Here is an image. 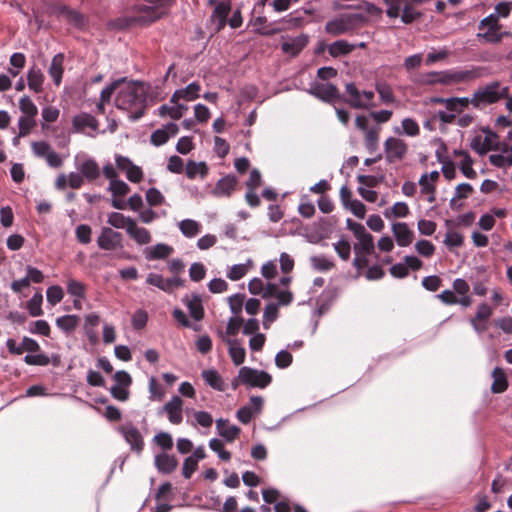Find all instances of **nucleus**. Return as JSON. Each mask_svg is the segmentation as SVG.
Returning a JSON list of instances; mask_svg holds the SVG:
<instances>
[{"mask_svg":"<svg viewBox=\"0 0 512 512\" xmlns=\"http://www.w3.org/2000/svg\"><path fill=\"white\" fill-rule=\"evenodd\" d=\"M481 67H474L471 70H456L452 71V78L454 82H464L469 79L478 78L481 75Z\"/></svg>","mask_w":512,"mask_h":512,"instance_id":"nucleus-39","label":"nucleus"},{"mask_svg":"<svg viewBox=\"0 0 512 512\" xmlns=\"http://www.w3.org/2000/svg\"><path fill=\"white\" fill-rule=\"evenodd\" d=\"M216 429L218 434L227 442H233L240 434L241 429L236 425H229L227 419L219 418L216 420Z\"/></svg>","mask_w":512,"mask_h":512,"instance_id":"nucleus-18","label":"nucleus"},{"mask_svg":"<svg viewBox=\"0 0 512 512\" xmlns=\"http://www.w3.org/2000/svg\"><path fill=\"white\" fill-rule=\"evenodd\" d=\"M310 263L312 268L319 272H327L334 267V263L325 255L311 256Z\"/></svg>","mask_w":512,"mask_h":512,"instance_id":"nucleus-37","label":"nucleus"},{"mask_svg":"<svg viewBox=\"0 0 512 512\" xmlns=\"http://www.w3.org/2000/svg\"><path fill=\"white\" fill-rule=\"evenodd\" d=\"M383 1L387 7V17L390 19L400 17L403 24H412L423 16L422 12L415 8L417 5L409 1H403L397 4L391 3L390 0Z\"/></svg>","mask_w":512,"mask_h":512,"instance_id":"nucleus-3","label":"nucleus"},{"mask_svg":"<svg viewBox=\"0 0 512 512\" xmlns=\"http://www.w3.org/2000/svg\"><path fill=\"white\" fill-rule=\"evenodd\" d=\"M492 376L494 377V381L491 385L492 392L503 393L508 387L506 374L502 369L495 367Z\"/></svg>","mask_w":512,"mask_h":512,"instance_id":"nucleus-32","label":"nucleus"},{"mask_svg":"<svg viewBox=\"0 0 512 512\" xmlns=\"http://www.w3.org/2000/svg\"><path fill=\"white\" fill-rule=\"evenodd\" d=\"M78 169L88 181H94L100 176V167L93 158L85 159Z\"/></svg>","mask_w":512,"mask_h":512,"instance_id":"nucleus-28","label":"nucleus"},{"mask_svg":"<svg viewBox=\"0 0 512 512\" xmlns=\"http://www.w3.org/2000/svg\"><path fill=\"white\" fill-rule=\"evenodd\" d=\"M122 239L123 236L120 232L110 227H102L97 238V245L102 250H115L117 248H123Z\"/></svg>","mask_w":512,"mask_h":512,"instance_id":"nucleus-7","label":"nucleus"},{"mask_svg":"<svg viewBox=\"0 0 512 512\" xmlns=\"http://www.w3.org/2000/svg\"><path fill=\"white\" fill-rule=\"evenodd\" d=\"M409 213V207L405 202H396L390 210L384 211V216L388 219L392 217L404 218Z\"/></svg>","mask_w":512,"mask_h":512,"instance_id":"nucleus-44","label":"nucleus"},{"mask_svg":"<svg viewBox=\"0 0 512 512\" xmlns=\"http://www.w3.org/2000/svg\"><path fill=\"white\" fill-rule=\"evenodd\" d=\"M63 64L64 55L62 53H58L52 58L50 67L48 69L50 77L57 86L60 85L62 81V76L64 72Z\"/></svg>","mask_w":512,"mask_h":512,"instance_id":"nucleus-26","label":"nucleus"},{"mask_svg":"<svg viewBox=\"0 0 512 512\" xmlns=\"http://www.w3.org/2000/svg\"><path fill=\"white\" fill-rule=\"evenodd\" d=\"M392 232L398 246H409L414 239V233L405 222H396L392 225Z\"/></svg>","mask_w":512,"mask_h":512,"instance_id":"nucleus-12","label":"nucleus"},{"mask_svg":"<svg viewBox=\"0 0 512 512\" xmlns=\"http://www.w3.org/2000/svg\"><path fill=\"white\" fill-rule=\"evenodd\" d=\"M182 301L186 303L190 316L194 320L200 321L204 318V308L202 305L201 296L199 294L193 293L191 295V299H188V297L186 296L183 298Z\"/></svg>","mask_w":512,"mask_h":512,"instance_id":"nucleus-20","label":"nucleus"},{"mask_svg":"<svg viewBox=\"0 0 512 512\" xmlns=\"http://www.w3.org/2000/svg\"><path fill=\"white\" fill-rule=\"evenodd\" d=\"M230 10H231V6H230V3L229 2H219L213 12H212V15H211V19H225L227 20L228 18V15L230 13Z\"/></svg>","mask_w":512,"mask_h":512,"instance_id":"nucleus-62","label":"nucleus"},{"mask_svg":"<svg viewBox=\"0 0 512 512\" xmlns=\"http://www.w3.org/2000/svg\"><path fill=\"white\" fill-rule=\"evenodd\" d=\"M34 125H35L34 118L21 116L18 119L19 132H18L17 137L14 138V143H16L17 138L25 137L26 135H28L30 133L31 129L34 127Z\"/></svg>","mask_w":512,"mask_h":512,"instance_id":"nucleus-47","label":"nucleus"},{"mask_svg":"<svg viewBox=\"0 0 512 512\" xmlns=\"http://www.w3.org/2000/svg\"><path fill=\"white\" fill-rule=\"evenodd\" d=\"M133 221V218L125 216L120 212H111L107 216V223L116 229H126V227H128Z\"/></svg>","mask_w":512,"mask_h":512,"instance_id":"nucleus-33","label":"nucleus"},{"mask_svg":"<svg viewBox=\"0 0 512 512\" xmlns=\"http://www.w3.org/2000/svg\"><path fill=\"white\" fill-rule=\"evenodd\" d=\"M146 282L153 285L164 292L170 293V284L168 279L163 278L162 275L156 273L148 274Z\"/></svg>","mask_w":512,"mask_h":512,"instance_id":"nucleus-46","label":"nucleus"},{"mask_svg":"<svg viewBox=\"0 0 512 512\" xmlns=\"http://www.w3.org/2000/svg\"><path fill=\"white\" fill-rule=\"evenodd\" d=\"M172 246L166 243H158L152 247H147L144 250L145 258L149 261L162 260L167 258L173 253Z\"/></svg>","mask_w":512,"mask_h":512,"instance_id":"nucleus-17","label":"nucleus"},{"mask_svg":"<svg viewBox=\"0 0 512 512\" xmlns=\"http://www.w3.org/2000/svg\"><path fill=\"white\" fill-rule=\"evenodd\" d=\"M482 132L485 134L483 142L488 150H497L498 149V135L496 132L492 131L489 127L482 128Z\"/></svg>","mask_w":512,"mask_h":512,"instance_id":"nucleus-57","label":"nucleus"},{"mask_svg":"<svg viewBox=\"0 0 512 512\" xmlns=\"http://www.w3.org/2000/svg\"><path fill=\"white\" fill-rule=\"evenodd\" d=\"M278 304L276 303H269L265 306L264 312H263V327L265 329H268L273 323L277 317H278Z\"/></svg>","mask_w":512,"mask_h":512,"instance_id":"nucleus-42","label":"nucleus"},{"mask_svg":"<svg viewBox=\"0 0 512 512\" xmlns=\"http://www.w3.org/2000/svg\"><path fill=\"white\" fill-rule=\"evenodd\" d=\"M126 233L140 246L146 245L152 240L149 230L144 227H139L135 220L126 227Z\"/></svg>","mask_w":512,"mask_h":512,"instance_id":"nucleus-14","label":"nucleus"},{"mask_svg":"<svg viewBox=\"0 0 512 512\" xmlns=\"http://www.w3.org/2000/svg\"><path fill=\"white\" fill-rule=\"evenodd\" d=\"M237 178L234 175H227L216 183L213 194L217 197H229L235 189Z\"/></svg>","mask_w":512,"mask_h":512,"instance_id":"nucleus-16","label":"nucleus"},{"mask_svg":"<svg viewBox=\"0 0 512 512\" xmlns=\"http://www.w3.org/2000/svg\"><path fill=\"white\" fill-rule=\"evenodd\" d=\"M146 201L150 206H157L164 202V196L157 188H149L145 195Z\"/></svg>","mask_w":512,"mask_h":512,"instance_id":"nucleus-64","label":"nucleus"},{"mask_svg":"<svg viewBox=\"0 0 512 512\" xmlns=\"http://www.w3.org/2000/svg\"><path fill=\"white\" fill-rule=\"evenodd\" d=\"M119 430L130 445L131 450L140 454L144 447V441L139 429L133 424L127 423L122 425Z\"/></svg>","mask_w":512,"mask_h":512,"instance_id":"nucleus-9","label":"nucleus"},{"mask_svg":"<svg viewBox=\"0 0 512 512\" xmlns=\"http://www.w3.org/2000/svg\"><path fill=\"white\" fill-rule=\"evenodd\" d=\"M43 296L35 293L27 302V310L32 317H38L43 314L42 310Z\"/></svg>","mask_w":512,"mask_h":512,"instance_id":"nucleus-40","label":"nucleus"},{"mask_svg":"<svg viewBox=\"0 0 512 512\" xmlns=\"http://www.w3.org/2000/svg\"><path fill=\"white\" fill-rule=\"evenodd\" d=\"M92 229L87 224H80L76 227L75 236L79 243L88 244L91 241Z\"/></svg>","mask_w":512,"mask_h":512,"instance_id":"nucleus-55","label":"nucleus"},{"mask_svg":"<svg viewBox=\"0 0 512 512\" xmlns=\"http://www.w3.org/2000/svg\"><path fill=\"white\" fill-rule=\"evenodd\" d=\"M182 406L183 400L179 396L175 395L159 409L158 414L161 415L162 413H166L170 423L177 425L183 420Z\"/></svg>","mask_w":512,"mask_h":512,"instance_id":"nucleus-10","label":"nucleus"},{"mask_svg":"<svg viewBox=\"0 0 512 512\" xmlns=\"http://www.w3.org/2000/svg\"><path fill=\"white\" fill-rule=\"evenodd\" d=\"M355 237L359 241L358 244H354V251L356 254L364 253L370 254L374 250V243L372 235L367 232L365 227Z\"/></svg>","mask_w":512,"mask_h":512,"instance_id":"nucleus-24","label":"nucleus"},{"mask_svg":"<svg viewBox=\"0 0 512 512\" xmlns=\"http://www.w3.org/2000/svg\"><path fill=\"white\" fill-rule=\"evenodd\" d=\"M385 158L388 163L401 161L407 154V144L399 138L389 137L384 142Z\"/></svg>","mask_w":512,"mask_h":512,"instance_id":"nucleus-6","label":"nucleus"},{"mask_svg":"<svg viewBox=\"0 0 512 512\" xmlns=\"http://www.w3.org/2000/svg\"><path fill=\"white\" fill-rule=\"evenodd\" d=\"M239 378L247 388L264 389L272 382V376L264 370H258L247 366L239 369Z\"/></svg>","mask_w":512,"mask_h":512,"instance_id":"nucleus-4","label":"nucleus"},{"mask_svg":"<svg viewBox=\"0 0 512 512\" xmlns=\"http://www.w3.org/2000/svg\"><path fill=\"white\" fill-rule=\"evenodd\" d=\"M355 48V44H350L347 40L341 39L328 45L327 50L332 57L337 58L340 56L348 55Z\"/></svg>","mask_w":512,"mask_h":512,"instance_id":"nucleus-27","label":"nucleus"},{"mask_svg":"<svg viewBox=\"0 0 512 512\" xmlns=\"http://www.w3.org/2000/svg\"><path fill=\"white\" fill-rule=\"evenodd\" d=\"M147 321H148L147 312L143 309H138L134 312V314L132 316L131 324L134 329L140 330L146 326Z\"/></svg>","mask_w":512,"mask_h":512,"instance_id":"nucleus-56","label":"nucleus"},{"mask_svg":"<svg viewBox=\"0 0 512 512\" xmlns=\"http://www.w3.org/2000/svg\"><path fill=\"white\" fill-rule=\"evenodd\" d=\"M148 389H149V394H150L149 399L152 401L162 400V398L165 395V391L163 390V388L160 385L157 384V381H156L155 377H153V376L149 380Z\"/></svg>","mask_w":512,"mask_h":512,"instance_id":"nucleus-61","label":"nucleus"},{"mask_svg":"<svg viewBox=\"0 0 512 512\" xmlns=\"http://www.w3.org/2000/svg\"><path fill=\"white\" fill-rule=\"evenodd\" d=\"M206 275V268L200 262H194L189 268V278L193 282H199L204 279Z\"/></svg>","mask_w":512,"mask_h":512,"instance_id":"nucleus-54","label":"nucleus"},{"mask_svg":"<svg viewBox=\"0 0 512 512\" xmlns=\"http://www.w3.org/2000/svg\"><path fill=\"white\" fill-rule=\"evenodd\" d=\"M185 110H187V106L183 104H178L176 106H168L164 104L158 108V113L161 117L169 116L174 120H178L182 117Z\"/></svg>","mask_w":512,"mask_h":512,"instance_id":"nucleus-36","label":"nucleus"},{"mask_svg":"<svg viewBox=\"0 0 512 512\" xmlns=\"http://www.w3.org/2000/svg\"><path fill=\"white\" fill-rule=\"evenodd\" d=\"M126 82V86L121 88L116 96L115 105L118 109L129 112V120L136 122L145 113L147 97L143 90L142 82L135 80Z\"/></svg>","mask_w":512,"mask_h":512,"instance_id":"nucleus-1","label":"nucleus"},{"mask_svg":"<svg viewBox=\"0 0 512 512\" xmlns=\"http://www.w3.org/2000/svg\"><path fill=\"white\" fill-rule=\"evenodd\" d=\"M365 16L360 13L342 14L325 24L326 33L339 36L353 32L365 22Z\"/></svg>","mask_w":512,"mask_h":512,"instance_id":"nucleus-2","label":"nucleus"},{"mask_svg":"<svg viewBox=\"0 0 512 512\" xmlns=\"http://www.w3.org/2000/svg\"><path fill=\"white\" fill-rule=\"evenodd\" d=\"M200 85L197 82H191L185 88L176 90L171 99V103H176L178 99L193 101L199 97Z\"/></svg>","mask_w":512,"mask_h":512,"instance_id":"nucleus-21","label":"nucleus"},{"mask_svg":"<svg viewBox=\"0 0 512 512\" xmlns=\"http://www.w3.org/2000/svg\"><path fill=\"white\" fill-rule=\"evenodd\" d=\"M67 293L74 298H85L86 286L78 280L69 279L67 281Z\"/></svg>","mask_w":512,"mask_h":512,"instance_id":"nucleus-41","label":"nucleus"},{"mask_svg":"<svg viewBox=\"0 0 512 512\" xmlns=\"http://www.w3.org/2000/svg\"><path fill=\"white\" fill-rule=\"evenodd\" d=\"M108 190L112 193V196H125L129 192L130 188L124 181L112 179L109 183Z\"/></svg>","mask_w":512,"mask_h":512,"instance_id":"nucleus-53","label":"nucleus"},{"mask_svg":"<svg viewBox=\"0 0 512 512\" xmlns=\"http://www.w3.org/2000/svg\"><path fill=\"white\" fill-rule=\"evenodd\" d=\"M224 341L229 346L228 351H229V355H230V357L232 359V362L236 366L241 365L244 362V360H245V356H246L245 349L235 339L227 338V339H224Z\"/></svg>","mask_w":512,"mask_h":512,"instance_id":"nucleus-29","label":"nucleus"},{"mask_svg":"<svg viewBox=\"0 0 512 512\" xmlns=\"http://www.w3.org/2000/svg\"><path fill=\"white\" fill-rule=\"evenodd\" d=\"M499 29L500 28L487 29V31H485L483 33H478L477 37L482 38L483 40H485L488 43L497 44V43L501 42L503 36L506 34V33L499 32Z\"/></svg>","mask_w":512,"mask_h":512,"instance_id":"nucleus-51","label":"nucleus"},{"mask_svg":"<svg viewBox=\"0 0 512 512\" xmlns=\"http://www.w3.org/2000/svg\"><path fill=\"white\" fill-rule=\"evenodd\" d=\"M33 154L38 158H45L52 150L46 141H35L31 143Z\"/></svg>","mask_w":512,"mask_h":512,"instance_id":"nucleus-58","label":"nucleus"},{"mask_svg":"<svg viewBox=\"0 0 512 512\" xmlns=\"http://www.w3.org/2000/svg\"><path fill=\"white\" fill-rule=\"evenodd\" d=\"M333 247L335 252L342 260L347 261L350 258L351 246L347 240L341 239L337 243H334Z\"/></svg>","mask_w":512,"mask_h":512,"instance_id":"nucleus-60","label":"nucleus"},{"mask_svg":"<svg viewBox=\"0 0 512 512\" xmlns=\"http://www.w3.org/2000/svg\"><path fill=\"white\" fill-rule=\"evenodd\" d=\"M140 19L139 18H136L135 16L133 17H119L115 20H112L109 22V27L113 28V29H117V30H124V29H127L133 25H136L138 24V21Z\"/></svg>","mask_w":512,"mask_h":512,"instance_id":"nucleus-49","label":"nucleus"},{"mask_svg":"<svg viewBox=\"0 0 512 512\" xmlns=\"http://www.w3.org/2000/svg\"><path fill=\"white\" fill-rule=\"evenodd\" d=\"M179 230L187 238H193L201 231V224L193 219H184L178 223Z\"/></svg>","mask_w":512,"mask_h":512,"instance_id":"nucleus-31","label":"nucleus"},{"mask_svg":"<svg viewBox=\"0 0 512 512\" xmlns=\"http://www.w3.org/2000/svg\"><path fill=\"white\" fill-rule=\"evenodd\" d=\"M127 78L122 77L112 81L109 85H107L104 89H102L100 93V100L102 102H109L115 90L120 87L121 84L126 83Z\"/></svg>","mask_w":512,"mask_h":512,"instance_id":"nucleus-45","label":"nucleus"},{"mask_svg":"<svg viewBox=\"0 0 512 512\" xmlns=\"http://www.w3.org/2000/svg\"><path fill=\"white\" fill-rule=\"evenodd\" d=\"M376 91L383 103L390 104L395 101L393 91L391 87L385 82H379L376 84Z\"/></svg>","mask_w":512,"mask_h":512,"instance_id":"nucleus-48","label":"nucleus"},{"mask_svg":"<svg viewBox=\"0 0 512 512\" xmlns=\"http://www.w3.org/2000/svg\"><path fill=\"white\" fill-rule=\"evenodd\" d=\"M307 92L326 103H333L340 99L337 87L331 83H316Z\"/></svg>","mask_w":512,"mask_h":512,"instance_id":"nucleus-8","label":"nucleus"},{"mask_svg":"<svg viewBox=\"0 0 512 512\" xmlns=\"http://www.w3.org/2000/svg\"><path fill=\"white\" fill-rule=\"evenodd\" d=\"M153 440L163 450H170L173 447V439L168 432H159L154 436Z\"/></svg>","mask_w":512,"mask_h":512,"instance_id":"nucleus-63","label":"nucleus"},{"mask_svg":"<svg viewBox=\"0 0 512 512\" xmlns=\"http://www.w3.org/2000/svg\"><path fill=\"white\" fill-rule=\"evenodd\" d=\"M395 133H404L407 136L414 137L420 133V128L418 123L414 119L404 118L402 120V130H400V128H395Z\"/></svg>","mask_w":512,"mask_h":512,"instance_id":"nucleus-38","label":"nucleus"},{"mask_svg":"<svg viewBox=\"0 0 512 512\" xmlns=\"http://www.w3.org/2000/svg\"><path fill=\"white\" fill-rule=\"evenodd\" d=\"M379 132L371 128L365 133V146L369 152H374L378 148Z\"/></svg>","mask_w":512,"mask_h":512,"instance_id":"nucleus-59","label":"nucleus"},{"mask_svg":"<svg viewBox=\"0 0 512 512\" xmlns=\"http://www.w3.org/2000/svg\"><path fill=\"white\" fill-rule=\"evenodd\" d=\"M19 109L24 117L34 118L38 114V108L28 96H23L19 100Z\"/></svg>","mask_w":512,"mask_h":512,"instance_id":"nucleus-43","label":"nucleus"},{"mask_svg":"<svg viewBox=\"0 0 512 512\" xmlns=\"http://www.w3.org/2000/svg\"><path fill=\"white\" fill-rule=\"evenodd\" d=\"M44 79V74L36 65H33L27 72V85L35 93L43 91Z\"/></svg>","mask_w":512,"mask_h":512,"instance_id":"nucleus-23","label":"nucleus"},{"mask_svg":"<svg viewBox=\"0 0 512 512\" xmlns=\"http://www.w3.org/2000/svg\"><path fill=\"white\" fill-rule=\"evenodd\" d=\"M346 92L349 95V100L347 102L349 105L355 109H364L373 107V104H367L364 100H362V92H360L354 83L346 84Z\"/></svg>","mask_w":512,"mask_h":512,"instance_id":"nucleus-25","label":"nucleus"},{"mask_svg":"<svg viewBox=\"0 0 512 512\" xmlns=\"http://www.w3.org/2000/svg\"><path fill=\"white\" fill-rule=\"evenodd\" d=\"M64 297L63 289L58 285H53L47 288L46 290V298L48 303L51 305H56L61 302Z\"/></svg>","mask_w":512,"mask_h":512,"instance_id":"nucleus-52","label":"nucleus"},{"mask_svg":"<svg viewBox=\"0 0 512 512\" xmlns=\"http://www.w3.org/2000/svg\"><path fill=\"white\" fill-rule=\"evenodd\" d=\"M79 323L77 315H64L56 319L57 327L65 333H70L76 329Z\"/></svg>","mask_w":512,"mask_h":512,"instance_id":"nucleus-35","label":"nucleus"},{"mask_svg":"<svg viewBox=\"0 0 512 512\" xmlns=\"http://www.w3.org/2000/svg\"><path fill=\"white\" fill-rule=\"evenodd\" d=\"M498 81H493L476 90L471 97V104L478 108L481 104H493L500 100Z\"/></svg>","mask_w":512,"mask_h":512,"instance_id":"nucleus-5","label":"nucleus"},{"mask_svg":"<svg viewBox=\"0 0 512 512\" xmlns=\"http://www.w3.org/2000/svg\"><path fill=\"white\" fill-rule=\"evenodd\" d=\"M208 174V166L205 162H194L188 161L186 165V175L189 179H194L197 175H199L202 179L205 178Z\"/></svg>","mask_w":512,"mask_h":512,"instance_id":"nucleus-34","label":"nucleus"},{"mask_svg":"<svg viewBox=\"0 0 512 512\" xmlns=\"http://www.w3.org/2000/svg\"><path fill=\"white\" fill-rule=\"evenodd\" d=\"M138 11L142 14H149V17L135 16L136 18L141 19L138 21V25H150L162 17V14L149 4L139 6Z\"/></svg>","mask_w":512,"mask_h":512,"instance_id":"nucleus-30","label":"nucleus"},{"mask_svg":"<svg viewBox=\"0 0 512 512\" xmlns=\"http://www.w3.org/2000/svg\"><path fill=\"white\" fill-rule=\"evenodd\" d=\"M73 127L78 132H84L86 128L91 129L92 131L98 130V120L89 113H80L73 118Z\"/></svg>","mask_w":512,"mask_h":512,"instance_id":"nucleus-19","label":"nucleus"},{"mask_svg":"<svg viewBox=\"0 0 512 512\" xmlns=\"http://www.w3.org/2000/svg\"><path fill=\"white\" fill-rule=\"evenodd\" d=\"M24 362L27 365H33V366H47L50 364V357L47 356L44 353H38V354H27L24 357Z\"/></svg>","mask_w":512,"mask_h":512,"instance_id":"nucleus-50","label":"nucleus"},{"mask_svg":"<svg viewBox=\"0 0 512 512\" xmlns=\"http://www.w3.org/2000/svg\"><path fill=\"white\" fill-rule=\"evenodd\" d=\"M58 16L63 17L70 25L82 29L87 24L86 17L79 11L70 8L67 5H58L55 7Z\"/></svg>","mask_w":512,"mask_h":512,"instance_id":"nucleus-11","label":"nucleus"},{"mask_svg":"<svg viewBox=\"0 0 512 512\" xmlns=\"http://www.w3.org/2000/svg\"><path fill=\"white\" fill-rule=\"evenodd\" d=\"M201 376L205 383L216 391L223 392L226 390V383L222 376L215 369H207L201 372Z\"/></svg>","mask_w":512,"mask_h":512,"instance_id":"nucleus-22","label":"nucleus"},{"mask_svg":"<svg viewBox=\"0 0 512 512\" xmlns=\"http://www.w3.org/2000/svg\"><path fill=\"white\" fill-rule=\"evenodd\" d=\"M154 464L160 473L170 474L177 468L178 460L173 455L160 453L155 456Z\"/></svg>","mask_w":512,"mask_h":512,"instance_id":"nucleus-15","label":"nucleus"},{"mask_svg":"<svg viewBox=\"0 0 512 512\" xmlns=\"http://www.w3.org/2000/svg\"><path fill=\"white\" fill-rule=\"evenodd\" d=\"M309 37L306 34H300L296 37L289 38L281 44L284 53L292 56L298 55L308 44Z\"/></svg>","mask_w":512,"mask_h":512,"instance_id":"nucleus-13","label":"nucleus"}]
</instances>
